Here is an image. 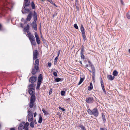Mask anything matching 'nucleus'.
I'll use <instances>...</instances> for the list:
<instances>
[{
	"mask_svg": "<svg viewBox=\"0 0 130 130\" xmlns=\"http://www.w3.org/2000/svg\"><path fill=\"white\" fill-rule=\"evenodd\" d=\"M107 77L109 80H113L115 78L114 76H112L111 75H109L107 76Z\"/></svg>",
	"mask_w": 130,
	"mask_h": 130,
	"instance_id": "a211bd4d",
	"label": "nucleus"
},
{
	"mask_svg": "<svg viewBox=\"0 0 130 130\" xmlns=\"http://www.w3.org/2000/svg\"><path fill=\"white\" fill-rule=\"evenodd\" d=\"M34 123H35V124H37V122L36 121V119H35L34 121Z\"/></svg>",
	"mask_w": 130,
	"mask_h": 130,
	"instance_id": "e2e57ef3",
	"label": "nucleus"
},
{
	"mask_svg": "<svg viewBox=\"0 0 130 130\" xmlns=\"http://www.w3.org/2000/svg\"><path fill=\"white\" fill-rule=\"evenodd\" d=\"M25 122H22L21 123L19 126H20V127L23 128V125L25 123Z\"/></svg>",
	"mask_w": 130,
	"mask_h": 130,
	"instance_id": "e433bc0d",
	"label": "nucleus"
},
{
	"mask_svg": "<svg viewBox=\"0 0 130 130\" xmlns=\"http://www.w3.org/2000/svg\"><path fill=\"white\" fill-rule=\"evenodd\" d=\"M29 124V123L28 122H26V123H25L24 124V125L23 127V129L26 128L28 127Z\"/></svg>",
	"mask_w": 130,
	"mask_h": 130,
	"instance_id": "5701e85b",
	"label": "nucleus"
},
{
	"mask_svg": "<svg viewBox=\"0 0 130 130\" xmlns=\"http://www.w3.org/2000/svg\"><path fill=\"white\" fill-rule=\"evenodd\" d=\"M30 2L28 1L27 2L24 1L23 6L28 7L30 5Z\"/></svg>",
	"mask_w": 130,
	"mask_h": 130,
	"instance_id": "412c9836",
	"label": "nucleus"
},
{
	"mask_svg": "<svg viewBox=\"0 0 130 130\" xmlns=\"http://www.w3.org/2000/svg\"><path fill=\"white\" fill-rule=\"evenodd\" d=\"M102 116L103 122L104 123H105L106 122V119L105 115L103 113H102Z\"/></svg>",
	"mask_w": 130,
	"mask_h": 130,
	"instance_id": "a878e982",
	"label": "nucleus"
},
{
	"mask_svg": "<svg viewBox=\"0 0 130 130\" xmlns=\"http://www.w3.org/2000/svg\"><path fill=\"white\" fill-rule=\"evenodd\" d=\"M88 61L89 64L90 66L91 67L92 69V71H95V68L93 65L92 64V63L89 60H88Z\"/></svg>",
	"mask_w": 130,
	"mask_h": 130,
	"instance_id": "4468645a",
	"label": "nucleus"
},
{
	"mask_svg": "<svg viewBox=\"0 0 130 130\" xmlns=\"http://www.w3.org/2000/svg\"><path fill=\"white\" fill-rule=\"evenodd\" d=\"M18 129L19 130H22L23 129V128L20 127V126H19L18 127Z\"/></svg>",
	"mask_w": 130,
	"mask_h": 130,
	"instance_id": "5fc2aeb1",
	"label": "nucleus"
},
{
	"mask_svg": "<svg viewBox=\"0 0 130 130\" xmlns=\"http://www.w3.org/2000/svg\"><path fill=\"white\" fill-rule=\"evenodd\" d=\"M29 24H27L26 26L24 28V31L26 32H27V34L28 32H29Z\"/></svg>",
	"mask_w": 130,
	"mask_h": 130,
	"instance_id": "f3484780",
	"label": "nucleus"
},
{
	"mask_svg": "<svg viewBox=\"0 0 130 130\" xmlns=\"http://www.w3.org/2000/svg\"><path fill=\"white\" fill-rule=\"evenodd\" d=\"M39 64V60L38 59H36L34 64L35 68L36 70H39V68L38 66Z\"/></svg>",
	"mask_w": 130,
	"mask_h": 130,
	"instance_id": "1a4fd4ad",
	"label": "nucleus"
},
{
	"mask_svg": "<svg viewBox=\"0 0 130 130\" xmlns=\"http://www.w3.org/2000/svg\"><path fill=\"white\" fill-rule=\"evenodd\" d=\"M54 65H56L57 64V61H54Z\"/></svg>",
	"mask_w": 130,
	"mask_h": 130,
	"instance_id": "338daca9",
	"label": "nucleus"
},
{
	"mask_svg": "<svg viewBox=\"0 0 130 130\" xmlns=\"http://www.w3.org/2000/svg\"><path fill=\"white\" fill-rule=\"evenodd\" d=\"M52 91V88H51L49 90V94L50 95L51 94Z\"/></svg>",
	"mask_w": 130,
	"mask_h": 130,
	"instance_id": "8fccbe9b",
	"label": "nucleus"
},
{
	"mask_svg": "<svg viewBox=\"0 0 130 130\" xmlns=\"http://www.w3.org/2000/svg\"><path fill=\"white\" fill-rule=\"evenodd\" d=\"M22 12L23 14H25L26 13H29L30 12H31L30 11V8H27L26 7L23 6L22 10Z\"/></svg>",
	"mask_w": 130,
	"mask_h": 130,
	"instance_id": "20e7f679",
	"label": "nucleus"
},
{
	"mask_svg": "<svg viewBox=\"0 0 130 130\" xmlns=\"http://www.w3.org/2000/svg\"><path fill=\"white\" fill-rule=\"evenodd\" d=\"M42 117H41V115H40L39 117V120L38 121V123H42Z\"/></svg>",
	"mask_w": 130,
	"mask_h": 130,
	"instance_id": "7c9ffc66",
	"label": "nucleus"
},
{
	"mask_svg": "<svg viewBox=\"0 0 130 130\" xmlns=\"http://www.w3.org/2000/svg\"><path fill=\"white\" fill-rule=\"evenodd\" d=\"M85 78V76H84L82 75L80 77V79L79 82L78 83V84L80 85L84 81Z\"/></svg>",
	"mask_w": 130,
	"mask_h": 130,
	"instance_id": "dca6fc26",
	"label": "nucleus"
},
{
	"mask_svg": "<svg viewBox=\"0 0 130 130\" xmlns=\"http://www.w3.org/2000/svg\"><path fill=\"white\" fill-rule=\"evenodd\" d=\"M33 18L34 20L33 22H36L37 20V14L35 11H34Z\"/></svg>",
	"mask_w": 130,
	"mask_h": 130,
	"instance_id": "9b49d317",
	"label": "nucleus"
},
{
	"mask_svg": "<svg viewBox=\"0 0 130 130\" xmlns=\"http://www.w3.org/2000/svg\"><path fill=\"white\" fill-rule=\"evenodd\" d=\"M65 91H62L61 92V94L62 96H64L65 95Z\"/></svg>",
	"mask_w": 130,
	"mask_h": 130,
	"instance_id": "a19ab883",
	"label": "nucleus"
},
{
	"mask_svg": "<svg viewBox=\"0 0 130 130\" xmlns=\"http://www.w3.org/2000/svg\"><path fill=\"white\" fill-rule=\"evenodd\" d=\"M9 130H15V128L14 127L11 128Z\"/></svg>",
	"mask_w": 130,
	"mask_h": 130,
	"instance_id": "052dcab7",
	"label": "nucleus"
},
{
	"mask_svg": "<svg viewBox=\"0 0 130 130\" xmlns=\"http://www.w3.org/2000/svg\"><path fill=\"white\" fill-rule=\"evenodd\" d=\"M74 26L76 29H78V27L76 24H75L74 25Z\"/></svg>",
	"mask_w": 130,
	"mask_h": 130,
	"instance_id": "37998d69",
	"label": "nucleus"
},
{
	"mask_svg": "<svg viewBox=\"0 0 130 130\" xmlns=\"http://www.w3.org/2000/svg\"><path fill=\"white\" fill-rule=\"evenodd\" d=\"M118 74V72L116 70L114 71L113 73V75L115 76H117Z\"/></svg>",
	"mask_w": 130,
	"mask_h": 130,
	"instance_id": "2f4dec72",
	"label": "nucleus"
},
{
	"mask_svg": "<svg viewBox=\"0 0 130 130\" xmlns=\"http://www.w3.org/2000/svg\"><path fill=\"white\" fill-rule=\"evenodd\" d=\"M27 34L28 37L30 41L35 39L34 36L30 32H28Z\"/></svg>",
	"mask_w": 130,
	"mask_h": 130,
	"instance_id": "0eeeda50",
	"label": "nucleus"
},
{
	"mask_svg": "<svg viewBox=\"0 0 130 130\" xmlns=\"http://www.w3.org/2000/svg\"><path fill=\"white\" fill-rule=\"evenodd\" d=\"M20 26L22 28H23L24 26V25L22 23H21L20 24Z\"/></svg>",
	"mask_w": 130,
	"mask_h": 130,
	"instance_id": "13d9d810",
	"label": "nucleus"
},
{
	"mask_svg": "<svg viewBox=\"0 0 130 130\" xmlns=\"http://www.w3.org/2000/svg\"><path fill=\"white\" fill-rule=\"evenodd\" d=\"M84 53H80V55L81 57V59L83 60H84L85 58V56L84 55Z\"/></svg>",
	"mask_w": 130,
	"mask_h": 130,
	"instance_id": "c85d7f7f",
	"label": "nucleus"
},
{
	"mask_svg": "<svg viewBox=\"0 0 130 130\" xmlns=\"http://www.w3.org/2000/svg\"><path fill=\"white\" fill-rule=\"evenodd\" d=\"M87 111L88 113L90 115H92V110H91L90 109H89Z\"/></svg>",
	"mask_w": 130,
	"mask_h": 130,
	"instance_id": "c9c22d12",
	"label": "nucleus"
},
{
	"mask_svg": "<svg viewBox=\"0 0 130 130\" xmlns=\"http://www.w3.org/2000/svg\"><path fill=\"white\" fill-rule=\"evenodd\" d=\"M59 118H60L61 117V115H60L59 116Z\"/></svg>",
	"mask_w": 130,
	"mask_h": 130,
	"instance_id": "774afa93",
	"label": "nucleus"
},
{
	"mask_svg": "<svg viewBox=\"0 0 130 130\" xmlns=\"http://www.w3.org/2000/svg\"><path fill=\"white\" fill-rule=\"evenodd\" d=\"M127 17L128 19H130V12L127 14Z\"/></svg>",
	"mask_w": 130,
	"mask_h": 130,
	"instance_id": "79ce46f5",
	"label": "nucleus"
},
{
	"mask_svg": "<svg viewBox=\"0 0 130 130\" xmlns=\"http://www.w3.org/2000/svg\"><path fill=\"white\" fill-rule=\"evenodd\" d=\"M63 79H61L60 78L57 77L55 79V81L57 82H58L60 81H62L63 80Z\"/></svg>",
	"mask_w": 130,
	"mask_h": 130,
	"instance_id": "b1692460",
	"label": "nucleus"
},
{
	"mask_svg": "<svg viewBox=\"0 0 130 130\" xmlns=\"http://www.w3.org/2000/svg\"><path fill=\"white\" fill-rule=\"evenodd\" d=\"M93 88L92 83H91L90 84V86H89L88 87V89L89 91H90L92 90Z\"/></svg>",
	"mask_w": 130,
	"mask_h": 130,
	"instance_id": "4be33fe9",
	"label": "nucleus"
},
{
	"mask_svg": "<svg viewBox=\"0 0 130 130\" xmlns=\"http://www.w3.org/2000/svg\"><path fill=\"white\" fill-rule=\"evenodd\" d=\"M31 122L30 123V126L31 128H34V121L32 120L31 121Z\"/></svg>",
	"mask_w": 130,
	"mask_h": 130,
	"instance_id": "cd10ccee",
	"label": "nucleus"
},
{
	"mask_svg": "<svg viewBox=\"0 0 130 130\" xmlns=\"http://www.w3.org/2000/svg\"><path fill=\"white\" fill-rule=\"evenodd\" d=\"M2 27V25L0 23V30H1Z\"/></svg>",
	"mask_w": 130,
	"mask_h": 130,
	"instance_id": "bf43d9fd",
	"label": "nucleus"
},
{
	"mask_svg": "<svg viewBox=\"0 0 130 130\" xmlns=\"http://www.w3.org/2000/svg\"><path fill=\"white\" fill-rule=\"evenodd\" d=\"M101 86H102V90L104 92V93L105 94H106V90L104 88V84H102V85H101Z\"/></svg>",
	"mask_w": 130,
	"mask_h": 130,
	"instance_id": "f704fd0d",
	"label": "nucleus"
},
{
	"mask_svg": "<svg viewBox=\"0 0 130 130\" xmlns=\"http://www.w3.org/2000/svg\"><path fill=\"white\" fill-rule=\"evenodd\" d=\"M32 12H30L28 14L27 17L26 18V20L27 21H30L32 18Z\"/></svg>",
	"mask_w": 130,
	"mask_h": 130,
	"instance_id": "9d476101",
	"label": "nucleus"
},
{
	"mask_svg": "<svg viewBox=\"0 0 130 130\" xmlns=\"http://www.w3.org/2000/svg\"><path fill=\"white\" fill-rule=\"evenodd\" d=\"M53 75L55 76H57V73L56 72H54L53 73Z\"/></svg>",
	"mask_w": 130,
	"mask_h": 130,
	"instance_id": "09e8293b",
	"label": "nucleus"
},
{
	"mask_svg": "<svg viewBox=\"0 0 130 130\" xmlns=\"http://www.w3.org/2000/svg\"><path fill=\"white\" fill-rule=\"evenodd\" d=\"M121 2L122 4V5L123 4V2L122 1V0H121Z\"/></svg>",
	"mask_w": 130,
	"mask_h": 130,
	"instance_id": "69168bd1",
	"label": "nucleus"
},
{
	"mask_svg": "<svg viewBox=\"0 0 130 130\" xmlns=\"http://www.w3.org/2000/svg\"><path fill=\"white\" fill-rule=\"evenodd\" d=\"M36 41L37 42L38 44H40V40L39 38H38L36 39Z\"/></svg>",
	"mask_w": 130,
	"mask_h": 130,
	"instance_id": "ea45409f",
	"label": "nucleus"
},
{
	"mask_svg": "<svg viewBox=\"0 0 130 130\" xmlns=\"http://www.w3.org/2000/svg\"><path fill=\"white\" fill-rule=\"evenodd\" d=\"M34 102L30 101L29 104V107L30 108H32L34 106Z\"/></svg>",
	"mask_w": 130,
	"mask_h": 130,
	"instance_id": "393cba45",
	"label": "nucleus"
},
{
	"mask_svg": "<svg viewBox=\"0 0 130 130\" xmlns=\"http://www.w3.org/2000/svg\"><path fill=\"white\" fill-rule=\"evenodd\" d=\"M24 129L25 130H29L28 127Z\"/></svg>",
	"mask_w": 130,
	"mask_h": 130,
	"instance_id": "0e129e2a",
	"label": "nucleus"
},
{
	"mask_svg": "<svg viewBox=\"0 0 130 130\" xmlns=\"http://www.w3.org/2000/svg\"><path fill=\"white\" fill-rule=\"evenodd\" d=\"M30 41L31 42L32 45H33L34 46H35L36 44L35 42V39Z\"/></svg>",
	"mask_w": 130,
	"mask_h": 130,
	"instance_id": "473e14b6",
	"label": "nucleus"
},
{
	"mask_svg": "<svg viewBox=\"0 0 130 130\" xmlns=\"http://www.w3.org/2000/svg\"><path fill=\"white\" fill-rule=\"evenodd\" d=\"M82 34V37L84 40L85 41L86 40V36L85 35V29L83 25H81V27L80 28Z\"/></svg>",
	"mask_w": 130,
	"mask_h": 130,
	"instance_id": "7ed1b4c3",
	"label": "nucleus"
},
{
	"mask_svg": "<svg viewBox=\"0 0 130 130\" xmlns=\"http://www.w3.org/2000/svg\"><path fill=\"white\" fill-rule=\"evenodd\" d=\"M43 79V75L42 74H40L38 76V81L37 84L36 89H39L40 86Z\"/></svg>",
	"mask_w": 130,
	"mask_h": 130,
	"instance_id": "f257e3e1",
	"label": "nucleus"
},
{
	"mask_svg": "<svg viewBox=\"0 0 130 130\" xmlns=\"http://www.w3.org/2000/svg\"><path fill=\"white\" fill-rule=\"evenodd\" d=\"M37 115V113L36 112H35L34 113V117H35Z\"/></svg>",
	"mask_w": 130,
	"mask_h": 130,
	"instance_id": "680f3d73",
	"label": "nucleus"
},
{
	"mask_svg": "<svg viewBox=\"0 0 130 130\" xmlns=\"http://www.w3.org/2000/svg\"><path fill=\"white\" fill-rule=\"evenodd\" d=\"M32 26L33 28L36 31L37 30V25L36 22H32Z\"/></svg>",
	"mask_w": 130,
	"mask_h": 130,
	"instance_id": "ddd939ff",
	"label": "nucleus"
},
{
	"mask_svg": "<svg viewBox=\"0 0 130 130\" xmlns=\"http://www.w3.org/2000/svg\"><path fill=\"white\" fill-rule=\"evenodd\" d=\"M38 54L37 50H35L34 52L33 53V59H36L37 57V56Z\"/></svg>",
	"mask_w": 130,
	"mask_h": 130,
	"instance_id": "f8f14e48",
	"label": "nucleus"
},
{
	"mask_svg": "<svg viewBox=\"0 0 130 130\" xmlns=\"http://www.w3.org/2000/svg\"><path fill=\"white\" fill-rule=\"evenodd\" d=\"M42 111L44 113V115H47L48 114V113L46 110L44 109H42Z\"/></svg>",
	"mask_w": 130,
	"mask_h": 130,
	"instance_id": "4c0bfd02",
	"label": "nucleus"
},
{
	"mask_svg": "<svg viewBox=\"0 0 130 130\" xmlns=\"http://www.w3.org/2000/svg\"><path fill=\"white\" fill-rule=\"evenodd\" d=\"M60 50H59L58 51V52L57 53V56L58 57H59V55L60 54Z\"/></svg>",
	"mask_w": 130,
	"mask_h": 130,
	"instance_id": "6e6d98bb",
	"label": "nucleus"
},
{
	"mask_svg": "<svg viewBox=\"0 0 130 130\" xmlns=\"http://www.w3.org/2000/svg\"><path fill=\"white\" fill-rule=\"evenodd\" d=\"M59 109L63 111H65V109L63 108H61V107L59 106L58 107Z\"/></svg>",
	"mask_w": 130,
	"mask_h": 130,
	"instance_id": "49530a36",
	"label": "nucleus"
},
{
	"mask_svg": "<svg viewBox=\"0 0 130 130\" xmlns=\"http://www.w3.org/2000/svg\"><path fill=\"white\" fill-rule=\"evenodd\" d=\"M37 77L36 76H32L29 78V82L33 84L34 83L36 80Z\"/></svg>",
	"mask_w": 130,
	"mask_h": 130,
	"instance_id": "6e6552de",
	"label": "nucleus"
},
{
	"mask_svg": "<svg viewBox=\"0 0 130 130\" xmlns=\"http://www.w3.org/2000/svg\"><path fill=\"white\" fill-rule=\"evenodd\" d=\"M41 37L42 38V40L43 41V42L44 43H45V42H46L45 40L44 39L43 37H42V36H41Z\"/></svg>",
	"mask_w": 130,
	"mask_h": 130,
	"instance_id": "de8ad7c7",
	"label": "nucleus"
},
{
	"mask_svg": "<svg viewBox=\"0 0 130 130\" xmlns=\"http://www.w3.org/2000/svg\"><path fill=\"white\" fill-rule=\"evenodd\" d=\"M34 86V85L32 83L29 85L28 86V89H34L33 88Z\"/></svg>",
	"mask_w": 130,
	"mask_h": 130,
	"instance_id": "72a5a7b5",
	"label": "nucleus"
},
{
	"mask_svg": "<svg viewBox=\"0 0 130 130\" xmlns=\"http://www.w3.org/2000/svg\"><path fill=\"white\" fill-rule=\"evenodd\" d=\"M31 6L32 8L34 9L36 8L35 5L33 1L31 3Z\"/></svg>",
	"mask_w": 130,
	"mask_h": 130,
	"instance_id": "c756f323",
	"label": "nucleus"
},
{
	"mask_svg": "<svg viewBox=\"0 0 130 130\" xmlns=\"http://www.w3.org/2000/svg\"><path fill=\"white\" fill-rule=\"evenodd\" d=\"M27 112L28 118V121L29 122H30L33 120V113L31 112L30 109L29 108L28 109Z\"/></svg>",
	"mask_w": 130,
	"mask_h": 130,
	"instance_id": "f03ea898",
	"label": "nucleus"
},
{
	"mask_svg": "<svg viewBox=\"0 0 130 130\" xmlns=\"http://www.w3.org/2000/svg\"><path fill=\"white\" fill-rule=\"evenodd\" d=\"M78 126L82 130H86L85 127L83 125L80 124L78 125Z\"/></svg>",
	"mask_w": 130,
	"mask_h": 130,
	"instance_id": "bb28decb",
	"label": "nucleus"
},
{
	"mask_svg": "<svg viewBox=\"0 0 130 130\" xmlns=\"http://www.w3.org/2000/svg\"><path fill=\"white\" fill-rule=\"evenodd\" d=\"M58 57L57 56L55 58V59L54 60V61H57V60L58 58Z\"/></svg>",
	"mask_w": 130,
	"mask_h": 130,
	"instance_id": "864d4df0",
	"label": "nucleus"
},
{
	"mask_svg": "<svg viewBox=\"0 0 130 130\" xmlns=\"http://www.w3.org/2000/svg\"><path fill=\"white\" fill-rule=\"evenodd\" d=\"M85 101L88 103H92L93 102V98L92 97H88L86 98Z\"/></svg>",
	"mask_w": 130,
	"mask_h": 130,
	"instance_id": "39448f33",
	"label": "nucleus"
},
{
	"mask_svg": "<svg viewBox=\"0 0 130 130\" xmlns=\"http://www.w3.org/2000/svg\"><path fill=\"white\" fill-rule=\"evenodd\" d=\"M100 130H107V129L105 127L103 128H100Z\"/></svg>",
	"mask_w": 130,
	"mask_h": 130,
	"instance_id": "603ef678",
	"label": "nucleus"
},
{
	"mask_svg": "<svg viewBox=\"0 0 130 130\" xmlns=\"http://www.w3.org/2000/svg\"><path fill=\"white\" fill-rule=\"evenodd\" d=\"M36 100V98L35 96V94H34L32 95L30 98V101L35 102V101Z\"/></svg>",
	"mask_w": 130,
	"mask_h": 130,
	"instance_id": "2eb2a0df",
	"label": "nucleus"
},
{
	"mask_svg": "<svg viewBox=\"0 0 130 130\" xmlns=\"http://www.w3.org/2000/svg\"><path fill=\"white\" fill-rule=\"evenodd\" d=\"M92 114L95 117H97L99 115V112L96 108H95L92 109Z\"/></svg>",
	"mask_w": 130,
	"mask_h": 130,
	"instance_id": "423d86ee",
	"label": "nucleus"
},
{
	"mask_svg": "<svg viewBox=\"0 0 130 130\" xmlns=\"http://www.w3.org/2000/svg\"><path fill=\"white\" fill-rule=\"evenodd\" d=\"M34 89H29L28 90V93L29 94L31 95L34 94H35V92L33 90Z\"/></svg>",
	"mask_w": 130,
	"mask_h": 130,
	"instance_id": "aec40b11",
	"label": "nucleus"
},
{
	"mask_svg": "<svg viewBox=\"0 0 130 130\" xmlns=\"http://www.w3.org/2000/svg\"><path fill=\"white\" fill-rule=\"evenodd\" d=\"M35 35L36 39L39 38L37 34V33L36 32H35Z\"/></svg>",
	"mask_w": 130,
	"mask_h": 130,
	"instance_id": "a18cd8bd",
	"label": "nucleus"
},
{
	"mask_svg": "<svg viewBox=\"0 0 130 130\" xmlns=\"http://www.w3.org/2000/svg\"><path fill=\"white\" fill-rule=\"evenodd\" d=\"M100 83H101V85H102V84H104V83H103V80L101 77H100Z\"/></svg>",
	"mask_w": 130,
	"mask_h": 130,
	"instance_id": "c03bdc74",
	"label": "nucleus"
},
{
	"mask_svg": "<svg viewBox=\"0 0 130 130\" xmlns=\"http://www.w3.org/2000/svg\"><path fill=\"white\" fill-rule=\"evenodd\" d=\"M39 70H36V68H33L31 72V73L32 75L35 74L37 72H38Z\"/></svg>",
	"mask_w": 130,
	"mask_h": 130,
	"instance_id": "6ab92c4d",
	"label": "nucleus"
},
{
	"mask_svg": "<svg viewBox=\"0 0 130 130\" xmlns=\"http://www.w3.org/2000/svg\"><path fill=\"white\" fill-rule=\"evenodd\" d=\"M51 63L50 62H48V66L50 67L51 66Z\"/></svg>",
	"mask_w": 130,
	"mask_h": 130,
	"instance_id": "4d7b16f0",
	"label": "nucleus"
},
{
	"mask_svg": "<svg viewBox=\"0 0 130 130\" xmlns=\"http://www.w3.org/2000/svg\"><path fill=\"white\" fill-rule=\"evenodd\" d=\"M84 47L83 45L81 46V51L80 52V53H84Z\"/></svg>",
	"mask_w": 130,
	"mask_h": 130,
	"instance_id": "58836bf2",
	"label": "nucleus"
},
{
	"mask_svg": "<svg viewBox=\"0 0 130 130\" xmlns=\"http://www.w3.org/2000/svg\"><path fill=\"white\" fill-rule=\"evenodd\" d=\"M93 75L94 76V77H95V71H92Z\"/></svg>",
	"mask_w": 130,
	"mask_h": 130,
	"instance_id": "3c124183",
	"label": "nucleus"
}]
</instances>
